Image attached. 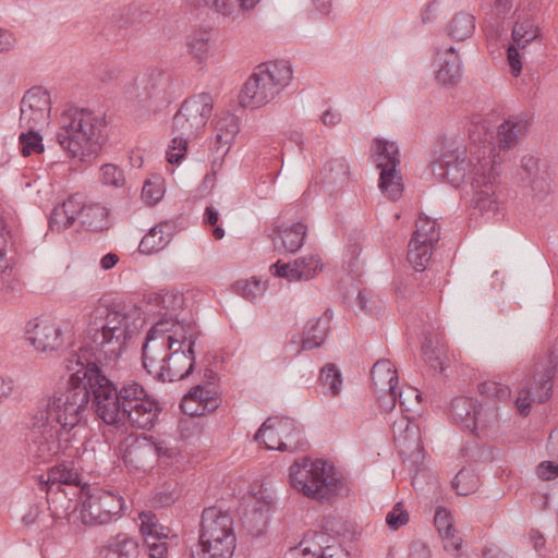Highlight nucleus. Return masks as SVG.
I'll list each match as a JSON object with an SVG mask.
<instances>
[{
	"label": "nucleus",
	"mask_w": 558,
	"mask_h": 558,
	"mask_svg": "<svg viewBox=\"0 0 558 558\" xmlns=\"http://www.w3.org/2000/svg\"><path fill=\"white\" fill-rule=\"evenodd\" d=\"M143 323L142 308L124 301L100 304L90 312L78 351L64 359V367L72 372L66 389L56 392L78 427L88 408L107 425L149 430L158 423L162 407L140 383L117 385L100 366L120 359Z\"/></svg>",
	"instance_id": "1"
},
{
	"label": "nucleus",
	"mask_w": 558,
	"mask_h": 558,
	"mask_svg": "<svg viewBox=\"0 0 558 558\" xmlns=\"http://www.w3.org/2000/svg\"><path fill=\"white\" fill-rule=\"evenodd\" d=\"M201 336L194 319H158L143 343V367L158 381L185 379L195 369V345Z\"/></svg>",
	"instance_id": "2"
},
{
	"label": "nucleus",
	"mask_w": 558,
	"mask_h": 558,
	"mask_svg": "<svg viewBox=\"0 0 558 558\" xmlns=\"http://www.w3.org/2000/svg\"><path fill=\"white\" fill-rule=\"evenodd\" d=\"M80 430L75 417L68 415L58 402L57 393L40 399L26 435L29 461L40 465L49 463L61 452L72 457L78 451Z\"/></svg>",
	"instance_id": "3"
},
{
	"label": "nucleus",
	"mask_w": 558,
	"mask_h": 558,
	"mask_svg": "<svg viewBox=\"0 0 558 558\" xmlns=\"http://www.w3.org/2000/svg\"><path fill=\"white\" fill-rule=\"evenodd\" d=\"M432 173L442 182L459 187L470 182L474 192V208L480 211L497 209L495 198L496 172L490 156L477 157V163L473 165L466 156L464 147L447 149L440 154L430 165Z\"/></svg>",
	"instance_id": "4"
},
{
	"label": "nucleus",
	"mask_w": 558,
	"mask_h": 558,
	"mask_svg": "<svg viewBox=\"0 0 558 558\" xmlns=\"http://www.w3.org/2000/svg\"><path fill=\"white\" fill-rule=\"evenodd\" d=\"M483 396L480 401L475 398L459 396L451 400L450 415L454 424L476 437H486L498 428L497 401L509 400L511 390L508 386L496 381H484L478 385Z\"/></svg>",
	"instance_id": "5"
},
{
	"label": "nucleus",
	"mask_w": 558,
	"mask_h": 558,
	"mask_svg": "<svg viewBox=\"0 0 558 558\" xmlns=\"http://www.w3.org/2000/svg\"><path fill=\"white\" fill-rule=\"evenodd\" d=\"M513 9V0H494L492 13L497 22L494 33L500 37L511 29V44L507 48V61L513 76L522 72V56L530 45L542 46V31L532 11L520 4Z\"/></svg>",
	"instance_id": "6"
},
{
	"label": "nucleus",
	"mask_w": 558,
	"mask_h": 558,
	"mask_svg": "<svg viewBox=\"0 0 558 558\" xmlns=\"http://www.w3.org/2000/svg\"><path fill=\"white\" fill-rule=\"evenodd\" d=\"M57 142L69 158L86 162L95 158L104 140L105 117L89 109L71 107L60 117Z\"/></svg>",
	"instance_id": "7"
},
{
	"label": "nucleus",
	"mask_w": 558,
	"mask_h": 558,
	"mask_svg": "<svg viewBox=\"0 0 558 558\" xmlns=\"http://www.w3.org/2000/svg\"><path fill=\"white\" fill-rule=\"evenodd\" d=\"M293 70L289 60L280 59L259 64L239 94L244 108H259L270 102L289 85Z\"/></svg>",
	"instance_id": "8"
},
{
	"label": "nucleus",
	"mask_w": 558,
	"mask_h": 558,
	"mask_svg": "<svg viewBox=\"0 0 558 558\" xmlns=\"http://www.w3.org/2000/svg\"><path fill=\"white\" fill-rule=\"evenodd\" d=\"M289 483L305 497L319 501H329L343 487L332 465L324 460L312 461L307 457L289 468Z\"/></svg>",
	"instance_id": "9"
},
{
	"label": "nucleus",
	"mask_w": 558,
	"mask_h": 558,
	"mask_svg": "<svg viewBox=\"0 0 558 558\" xmlns=\"http://www.w3.org/2000/svg\"><path fill=\"white\" fill-rule=\"evenodd\" d=\"M557 374L558 338L548 354L535 364L531 377L519 389L514 404L520 415H529L532 403H543L549 399L553 390V379Z\"/></svg>",
	"instance_id": "10"
},
{
	"label": "nucleus",
	"mask_w": 558,
	"mask_h": 558,
	"mask_svg": "<svg viewBox=\"0 0 558 558\" xmlns=\"http://www.w3.org/2000/svg\"><path fill=\"white\" fill-rule=\"evenodd\" d=\"M141 102H147L154 110L161 109L171 104L183 93L182 82L171 72L151 69L136 81V87L125 92Z\"/></svg>",
	"instance_id": "11"
},
{
	"label": "nucleus",
	"mask_w": 558,
	"mask_h": 558,
	"mask_svg": "<svg viewBox=\"0 0 558 558\" xmlns=\"http://www.w3.org/2000/svg\"><path fill=\"white\" fill-rule=\"evenodd\" d=\"M214 100L209 93L187 97L174 113L172 130L186 138L196 137L211 117Z\"/></svg>",
	"instance_id": "12"
},
{
	"label": "nucleus",
	"mask_w": 558,
	"mask_h": 558,
	"mask_svg": "<svg viewBox=\"0 0 558 558\" xmlns=\"http://www.w3.org/2000/svg\"><path fill=\"white\" fill-rule=\"evenodd\" d=\"M374 162L380 169L378 186L390 199H398L403 190L401 175L397 170L400 163L399 148L396 143L375 140Z\"/></svg>",
	"instance_id": "13"
},
{
	"label": "nucleus",
	"mask_w": 558,
	"mask_h": 558,
	"mask_svg": "<svg viewBox=\"0 0 558 558\" xmlns=\"http://www.w3.org/2000/svg\"><path fill=\"white\" fill-rule=\"evenodd\" d=\"M439 226L436 220L420 216L415 223V231L409 242L408 262L417 272L426 269L433 250L439 241Z\"/></svg>",
	"instance_id": "14"
},
{
	"label": "nucleus",
	"mask_w": 558,
	"mask_h": 558,
	"mask_svg": "<svg viewBox=\"0 0 558 558\" xmlns=\"http://www.w3.org/2000/svg\"><path fill=\"white\" fill-rule=\"evenodd\" d=\"M323 269V264L317 255H306L294 259L292 263L277 260L269 270L278 278L288 281L310 280Z\"/></svg>",
	"instance_id": "15"
},
{
	"label": "nucleus",
	"mask_w": 558,
	"mask_h": 558,
	"mask_svg": "<svg viewBox=\"0 0 558 558\" xmlns=\"http://www.w3.org/2000/svg\"><path fill=\"white\" fill-rule=\"evenodd\" d=\"M218 393L211 384L196 385L184 395L180 408L190 416H202L215 411L219 407Z\"/></svg>",
	"instance_id": "16"
},
{
	"label": "nucleus",
	"mask_w": 558,
	"mask_h": 558,
	"mask_svg": "<svg viewBox=\"0 0 558 558\" xmlns=\"http://www.w3.org/2000/svg\"><path fill=\"white\" fill-rule=\"evenodd\" d=\"M26 328V339L39 351H54L63 344V332L59 325L40 320Z\"/></svg>",
	"instance_id": "17"
},
{
	"label": "nucleus",
	"mask_w": 558,
	"mask_h": 558,
	"mask_svg": "<svg viewBox=\"0 0 558 558\" xmlns=\"http://www.w3.org/2000/svg\"><path fill=\"white\" fill-rule=\"evenodd\" d=\"M229 535H235L231 514L216 507L204 509L201 520L199 536L221 538L229 537Z\"/></svg>",
	"instance_id": "18"
},
{
	"label": "nucleus",
	"mask_w": 558,
	"mask_h": 558,
	"mask_svg": "<svg viewBox=\"0 0 558 558\" xmlns=\"http://www.w3.org/2000/svg\"><path fill=\"white\" fill-rule=\"evenodd\" d=\"M435 62L437 64L435 78L440 85L451 87L461 81L462 64L454 47L438 51Z\"/></svg>",
	"instance_id": "19"
},
{
	"label": "nucleus",
	"mask_w": 558,
	"mask_h": 558,
	"mask_svg": "<svg viewBox=\"0 0 558 558\" xmlns=\"http://www.w3.org/2000/svg\"><path fill=\"white\" fill-rule=\"evenodd\" d=\"M140 24L136 19V10L132 7H123L113 14V20L105 28V35L108 39L120 43L137 32Z\"/></svg>",
	"instance_id": "20"
},
{
	"label": "nucleus",
	"mask_w": 558,
	"mask_h": 558,
	"mask_svg": "<svg viewBox=\"0 0 558 558\" xmlns=\"http://www.w3.org/2000/svg\"><path fill=\"white\" fill-rule=\"evenodd\" d=\"M138 541L125 533L109 537L99 550L100 558H138Z\"/></svg>",
	"instance_id": "21"
},
{
	"label": "nucleus",
	"mask_w": 558,
	"mask_h": 558,
	"mask_svg": "<svg viewBox=\"0 0 558 558\" xmlns=\"http://www.w3.org/2000/svg\"><path fill=\"white\" fill-rule=\"evenodd\" d=\"M236 545L235 535L229 537H202L198 538L197 558H231ZM192 555L195 557V553Z\"/></svg>",
	"instance_id": "22"
},
{
	"label": "nucleus",
	"mask_w": 558,
	"mask_h": 558,
	"mask_svg": "<svg viewBox=\"0 0 558 558\" xmlns=\"http://www.w3.org/2000/svg\"><path fill=\"white\" fill-rule=\"evenodd\" d=\"M529 126L526 114L519 113L510 116L498 128L497 138L499 146L504 149L512 148L522 138Z\"/></svg>",
	"instance_id": "23"
},
{
	"label": "nucleus",
	"mask_w": 558,
	"mask_h": 558,
	"mask_svg": "<svg viewBox=\"0 0 558 558\" xmlns=\"http://www.w3.org/2000/svg\"><path fill=\"white\" fill-rule=\"evenodd\" d=\"M49 105V95L40 87L28 89L21 100V122L44 119Z\"/></svg>",
	"instance_id": "24"
},
{
	"label": "nucleus",
	"mask_w": 558,
	"mask_h": 558,
	"mask_svg": "<svg viewBox=\"0 0 558 558\" xmlns=\"http://www.w3.org/2000/svg\"><path fill=\"white\" fill-rule=\"evenodd\" d=\"M279 434L281 435L279 451L295 452L305 451L308 448V441L304 436L302 426L292 418H281Z\"/></svg>",
	"instance_id": "25"
},
{
	"label": "nucleus",
	"mask_w": 558,
	"mask_h": 558,
	"mask_svg": "<svg viewBox=\"0 0 558 558\" xmlns=\"http://www.w3.org/2000/svg\"><path fill=\"white\" fill-rule=\"evenodd\" d=\"M307 228L302 221L294 222L290 226H276L272 234V241L277 244V240L281 241L282 247L289 253L299 251L306 236Z\"/></svg>",
	"instance_id": "26"
},
{
	"label": "nucleus",
	"mask_w": 558,
	"mask_h": 558,
	"mask_svg": "<svg viewBox=\"0 0 558 558\" xmlns=\"http://www.w3.org/2000/svg\"><path fill=\"white\" fill-rule=\"evenodd\" d=\"M349 165L344 158L327 161L320 170V184L332 193L343 186L348 180Z\"/></svg>",
	"instance_id": "27"
},
{
	"label": "nucleus",
	"mask_w": 558,
	"mask_h": 558,
	"mask_svg": "<svg viewBox=\"0 0 558 558\" xmlns=\"http://www.w3.org/2000/svg\"><path fill=\"white\" fill-rule=\"evenodd\" d=\"M184 301H185V299H184L183 293L175 292V291H160V292L154 293L149 296V303L159 307L160 310H165V313L160 319H171V320L193 319L192 317L179 318L178 311L183 308Z\"/></svg>",
	"instance_id": "28"
},
{
	"label": "nucleus",
	"mask_w": 558,
	"mask_h": 558,
	"mask_svg": "<svg viewBox=\"0 0 558 558\" xmlns=\"http://www.w3.org/2000/svg\"><path fill=\"white\" fill-rule=\"evenodd\" d=\"M434 525L444 542L447 551H458L461 548V539L456 536L452 518L445 507H438L434 515Z\"/></svg>",
	"instance_id": "29"
},
{
	"label": "nucleus",
	"mask_w": 558,
	"mask_h": 558,
	"mask_svg": "<svg viewBox=\"0 0 558 558\" xmlns=\"http://www.w3.org/2000/svg\"><path fill=\"white\" fill-rule=\"evenodd\" d=\"M330 328V320L327 316L308 319L303 328L301 340L302 350H313L324 344Z\"/></svg>",
	"instance_id": "30"
},
{
	"label": "nucleus",
	"mask_w": 558,
	"mask_h": 558,
	"mask_svg": "<svg viewBox=\"0 0 558 558\" xmlns=\"http://www.w3.org/2000/svg\"><path fill=\"white\" fill-rule=\"evenodd\" d=\"M336 538L325 532L307 531L300 543L301 558H323Z\"/></svg>",
	"instance_id": "31"
},
{
	"label": "nucleus",
	"mask_w": 558,
	"mask_h": 558,
	"mask_svg": "<svg viewBox=\"0 0 558 558\" xmlns=\"http://www.w3.org/2000/svg\"><path fill=\"white\" fill-rule=\"evenodd\" d=\"M183 485L177 478H168L154 490L150 499L154 508H168L182 496Z\"/></svg>",
	"instance_id": "32"
},
{
	"label": "nucleus",
	"mask_w": 558,
	"mask_h": 558,
	"mask_svg": "<svg viewBox=\"0 0 558 558\" xmlns=\"http://www.w3.org/2000/svg\"><path fill=\"white\" fill-rule=\"evenodd\" d=\"M81 225L90 231H102L110 227L109 209L99 203L85 205L81 213Z\"/></svg>",
	"instance_id": "33"
},
{
	"label": "nucleus",
	"mask_w": 558,
	"mask_h": 558,
	"mask_svg": "<svg viewBox=\"0 0 558 558\" xmlns=\"http://www.w3.org/2000/svg\"><path fill=\"white\" fill-rule=\"evenodd\" d=\"M371 379L381 391L398 388V374L389 360H379L373 365Z\"/></svg>",
	"instance_id": "34"
},
{
	"label": "nucleus",
	"mask_w": 558,
	"mask_h": 558,
	"mask_svg": "<svg viewBox=\"0 0 558 558\" xmlns=\"http://www.w3.org/2000/svg\"><path fill=\"white\" fill-rule=\"evenodd\" d=\"M475 31V17L466 12H459L450 20L446 27L447 35L456 41L470 38Z\"/></svg>",
	"instance_id": "35"
},
{
	"label": "nucleus",
	"mask_w": 558,
	"mask_h": 558,
	"mask_svg": "<svg viewBox=\"0 0 558 558\" xmlns=\"http://www.w3.org/2000/svg\"><path fill=\"white\" fill-rule=\"evenodd\" d=\"M280 421L279 417H268L255 433L254 440L268 450H279L281 442Z\"/></svg>",
	"instance_id": "36"
},
{
	"label": "nucleus",
	"mask_w": 558,
	"mask_h": 558,
	"mask_svg": "<svg viewBox=\"0 0 558 558\" xmlns=\"http://www.w3.org/2000/svg\"><path fill=\"white\" fill-rule=\"evenodd\" d=\"M97 495L95 500H99L100 507L104 511V518L109 523L120 517V513L125 507V500L119 494H114L111 490H105L101 488H94Z\"/></svg>",
	"instance_id": "37"
},
{
	"label": "nucleus",
	"mask_w": 558,
	"mask_h": 558,
	"mask_svg": "<svg viewBox=\"0 0 558 558\" xmlns=\"http://www.w3.org/2000/svg\"><path fill=\"white\" fill-rule=\"evenodd\" d=\"M186 46L197 63H205L209 58L210 32L206 29L194 31L187 36Z\"/></svg>",
	"instance_id": "38"
},
{
	"label": "nucleus",
	"mask_w": 558,
	"mask_h": 558,
	"mask_svg": "<svg viewBox=\"0 0 558 558\" xmlns=\"http://www.w3.org/2000/svg\"><path fill=\"white\" fill-rule=\"evenodd\" d=\"M52 484L78 485L80 474L74 468L73 461H62L48 471V480L44 482L45 486Z\"/></svg>",
	"instance_id": "39"
},
{
	"label": "nucleus",
	"mask_w": 558,
	"mask_h": 558,
	"mask_svg": "<svg viewBox=\"0 0 558 558\" xmlns=\"http://www.w3.org/2000/svg\"><path fill=\"white\" fill-rule=\"evenodd\" d=\"M318 381L323 387V393L329 397H338L342 388V374L333 364H326L319 373Z\"/></svg>",
	"instance_id": "40"
},
{
	"label": "nucleus",
	"mask_w": 558,
	"mask_h": 558,
	"mask_svg": "<svg viewBox=\"0 0 558 558\" xmlns=\"http://www.w3.org/2000/svg\"><path fill=\"white\" fill-rule=\"evenodd\" d=\"M96 498L97 495L93 488L82 504L81 519L85 525H102L109 523L105 520V513L100 507L99 500H95Z\"/></svg>",
	"instance_id": "41"
},
{
	"label": "nucleus",
	"mask_w": 558,
	"mask_h": 558,
	"mask_svg": "<svg viewBox=\"0 0 558 558\" xmlns=\"http://www.w3.org/2000/svg\"><path fill=\"white\" fill-rule=\"evenodd\" d=\"M15 254L13 235L0 217V274L12 268Z\"/></svg>",
	"instance_id": "42"
},
{
	"label": "nucleus",
	"mask_w": 558,
	"mask_h": 558,
	"mask_svg": "<svg viewBox=\"0 0 558 558\" xmlns=\"http://www.w3.org/2000/svg\"><path fill=\"white\" fill-rule=\"evenodd\" d=\"M422 354L425 363L435 373L442 374L446 371L445 353L442 348L435 345L430 337H425L422 343Z\"/></svg>",
	"instance_id": "43"
},
{
	"label": "nucleus",
	"mask_w": 558,
	"mask_h": 558,
	"mask_svg": "<svg viewBox=\"0 0 558 558\" xmlns=\"http://www.w3.org/2000/svg\"><path fill=\"white\" fill-rule=\"evenodd\" d=\"M141 533L144 539H154L155 537H168L169 527L159 523L157 517L151 512H142Z\"/></svg>",
	"instance_id": "44"
},
{
	"label": "nucleus",
	"mask_w": 558,
	"mask_h": 558,
	"mask_svg": "<svg viewBox=\"0 0 558 558\" xmlns=\"http://www.w3.org/2000/svg\"><path fill=\"white\" fill-rule=\"evenodd\" d=\"M478 477L473 470L462 468L452 480V487L458 495L468 496L476 490Z\"/></svg>",
	"instance_id": "45"
},
{
	"label": "nucleus",
	"mask_w": 558,
	"mask_h": 558,
	"mask_svg": "<svg viewBox=\"0 0 558 558\" xmlns=\"http://www.w3.org/2000/svg\"><path fill=\"white\" fill-rule=\"evenodd\" d=\"M404 433H405L404 438L408 435L413 438L412 439V444L407 446V449H409V450L412 449V452H411V463H412L411 471H414L415 473H418L422 470L423 460H424V452H423V447L421 446L418 427L416 425H414V424L408 423Z\"/></svg>",
	"instance_id": "46"
},
{
	"label": "nucleus",
	"mask_w": 558,
	"mask_h": 558,
	"mask_svg": "<svg viewBox=\"0 0 558 558\" xmlns=\"http://www.w3.org/2000/svg\"><path fill=\"white\" fill-rule=\"evenodd\" d=\"M233 290L244 299L253 302L265 292L266 284L256 278H252L251 280H238L233 284Z\"/></svg>",
	"instance_id": "47"
},
{
	"label": "nucleus",
	"mask_w": 558,
	"mask_h": 558,
	"mask_svg": "<svg viewBox=\"0 0 558 558\" xmlns=\"http://www.w3.org/2000/svg\"><path fill=\"white\" fill-rule=\"evenodd\" d=\"M146 441L141 448L144 453L153 454L156 460L166 459L170 460L174 457V449L171 448L167 441L157 440L153 436L145 437Z\"/></svg>",
	"instance_id": "48"
},
{
	"label": "nucleus",
	"mask_w": 558,
	"mask_h": 558,
	"mask_svg": "<svg viewBox=\"0 0 558 558\" xmlns=\"http://www.w3.org/2000/svg\"><path fill=\"white\" fill-rule=\"evenodd\" d=\"M19 144L23 156L40 154L44 151L43 136L33 130L27 133H21Z\"/></svg>",
	"instance_id": "49"
},
{
	"label": "nucleus",
	"mask_w": 558,
	"mask_h": 558,
	"mask_svg": "<svg viewBox=\"0 0 558 558\" xmlns=\"http://www.w3.org/2000/svg\"><path fill=\"white\" fill-rule=\"evenodd\" d=\"M461 453L469 461L487 462L493 459L490 448L480 444L477 440L468 441L462 448Z\"/></svg>",
	"instance_id": "50"
},
{
	"label": "nucleus",
	"mask_w": 558,
	"mask_h": 558,
	"mask_svg": "<svg viewBox=\"0 0 558 558\" xmlns=\"http://www.w3.org/2000/svg\"><path fill=\"white\" fill-rule=\"evenodd\" d=\"M167 246L162 235H159L155 227L150 228L149 232L143 236L138 245V252L143 254H151L159 252Z\"/></svg>",
	"instance_id": "51"
},
{
	"label": "nucleus",
	"mask_w": 558,
	"mask_h": 558,
	"mask_svg": "<svg viewBox=\"0 0 558 558\" xmlns=\"http://www.w3.org/2000/svg\"><path fill=\"white\" fill-rule=\"evenodd\" d=\"M229 126H230V129L227 132L220 133L219 131H217V134L215 136L214 148L217 154H219L221 150V154H220L221 157L227 155L234 137L236 136V134L240 131L239 125L229 124Z\"/></svg>",
	"instance_id": "52"
},
{
	"label": "nucleus",
	"mask_w": 558,
	"mask_h": 558,
	"mask_svg": "<svg viewBox=\"0 0 558 558\" xmlns=\"http://www.w3.org/2000/svg\"><path fill=\"white\" fill-rule=\"evenodd\" d=\"M190 138L177 135L172 140V145L167 150V161L171 165H180L185 158L187 150V141Z\"/></svg>",
	"instance_id": "53"
},
{
	"label": "nucleus",
	"mask_w": 558,
	"mask_h": 558,
	"mask_svg": "<svg viewBox=\"0 0 558 558\" xmlns=\"http://www.w3.org/2000/svg\"><path fill=\"white\" fill-rule=\"evenodd\" d=\"M101 181L106 185L120 187L124 184L125 178L123 170L112 163H106L101 167Z\"/></svg>",
	"instance_id": "54"
},
{
	"label": "nucleus",
	"mask_w": 558,
	"mask_h": 558,
	"mask_svg": "<svg viewBox=\"0 0 558 558\" xmlns=\"http://www.w3.org/2000/svg\"><path fill=\"white\" fill-rule=\"evenodd\" d=\"M82 194H73L69 196L60 206L66 210V215L72 221L78 219L81 221V213L85 208L86 203L83 201Z\"/></svg>",
	"instance_id": "55"
},
{
	"label": "nucleus",
	"mask_w": 558,
	"mask_h": 558,
	"mask_svg": "<svg viewBox=\"0 0 558 558\" xmlns=\"http://www.w3.org/2000/svg\"><path fill=\"white\" fill-rule=\"evenodd\" d=\"M74 221L66 215V210L60 205L56 206L49 216V228L52 231H61L73 225Z\"/></svg>",
	"instance_id": "56"
},
{
	"label": "nucleus",
	"mask_w": 558,
	"mask_h": 558,
	"mask_svg": "<svg viewBox=\"0 0 558 558\" xmlns=\"http://www.w3.org/2000/svg\"><path fill=\"white\" fill-rule=\"evenodd\" d=\"M409 521V513L403 509L402 504L398 502L386 515V523L391 530H398Z\"/></svg>",
	"instance_id": "57"
},
{
	"label": "nucleus",
	"mask_w": 558,
	"mask_h": 558,
	"mask_svg": "<svg viewBox=\"0 0 558 558\" xmlns=\"http://www.w3.org/2000/svg\"><path fill=\"white\" fill-rule=\"evenodd\" d=\"M168 537H155L154 539H144L149 558H166L168 555Z\"/></svg>",
	"instance_id": "58"
},
{
	"label": "nucleus",
	"mask_w": 558,
	"mask_h": 558,
	"mask_svg": "<svg viewBox=\"0 0 558 558\" xmlns=\"http://www.w3.org/2000/svg\"><path fill=\"white\" fill-rule=\"evenodd\" d=\"M219 213L214 206H207L204 213V222L213 228V235L216 240H221L225 236V229L218 226Z\"/></svg>",
	"instance_id": "59"
},
{
	"label": "nucleus",
	"mask_w": 558,
	"mask_h": 558,
	"mask_svg": "<svg viewBox=\"0 0 558 558\" xmlns=\"http://www.w3.org/2000/svg\"><path fill=\"white\" fill-rule=\"evenodd\" d=\"M369 294L371 293L366 289L360 290L356 295L355 302L359 308L365 314L376 315V304L372 296H369Z\"/></svg>",
	"instance_id": "60"
},
{
	"label": "nucleus",
	"mask_w": 558,
	"mask_h": 558,
	"mask_svg": "<svg viewBox=\"0 0 558 558\" xmlns=\"http://www.w3.org/2000/svg\"><path fill=\"white\" fill-rule=\"evenodd\" d=\"M204 2L211 10L222 15H230L236 9V0H204Z\"/></svg>",
	"instance_id": "61"
},
{
	"label": "nucleus",
	"mask_w": 558,
	"mask_h": 558,
	"mask_svg": "<svg viewBox=\"0 0 558 558\" xmlns=\"http://www.w3.org/2000/svg\"><path fill=\"white\" fill-rule=\"evenodd\" d=\"M162 194V190L157 187L151 182L146 181L144 183V186L142 189V197L148 205L157 204L161 199Z\"/></svg>",
	"instance_id": "62"
},
{
	"label": "nucleus",
	"mask_w": 558,
	"mask_h": 558,
	"mask_svg": "<svg viewBox=\"0 0 558 558\" xmlns=\"http://www.w3.org/2000/svg\"><path fill=\"white\" fill-rule=\"evenodd\" d=\"M397 397H398V403H399L401 412H409V411H411V409L407 404V402L411 398H414L417 401L418 398L421 397V395L417 391V389L412 388V387H408V388L402 389L400 391L397 390Z\"/></svg>",
	"instance_id": "63"
},
{
	"label": "nucleus",
	"mask_w": 558,
	"mask_h": 558,
	"mask_svg": "<svg viewBox=\"0 0 558 558\" xmlns=\"http://www.w3.org/2000/svg\"><path fill=\"white\" fill-rule=\"evenodd\" d=\"M323 558H350L349 553L338 543L337 539L330 546H327Z\"/></svg>",
	"instance_id": "64"
}]
</instances>
